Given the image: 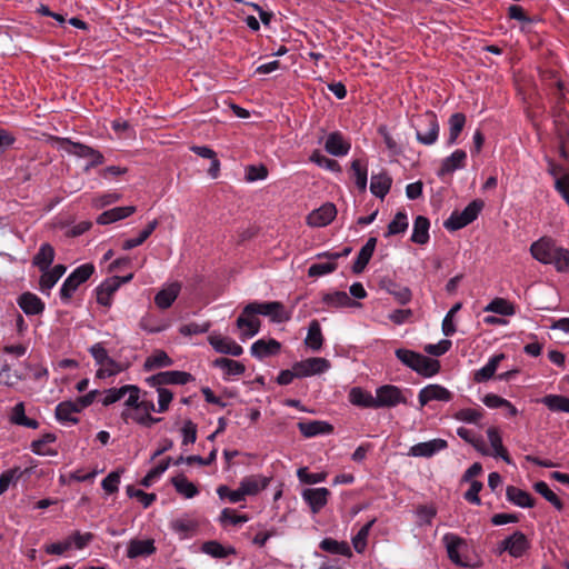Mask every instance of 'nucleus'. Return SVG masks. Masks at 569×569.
Masks as SVG:
<instances>
[{
  "label": "nucleus",
  "mask_w": 569,
  "mask_h": 569,
  "mask_svg": "<svg viewBox=\"0 0 569 569\" xmlns=\"http://www.w3.org/2000/svg\"><path fill=\"white\" fill-rule=\"evenodd\" d=\"M94 272V266L91 263H84L74 269L60 289V298L63 302H69L73 293L77 291L80 284L86 282Z\"/></svg>",
  "instance_id": "1"
},
{
  "label": "nucleus",
  "mask_w": 569,
  "mask_h": 569,
  "mask_svg": "<svg viewBox=\"0 0 569 569\" xmlns=\"http://www.w3.org/2000/svg\"><path fill=\"white\" fill-rule=\"evenodd\" d=\"M438 136L439 122L437 116L431 111L419 116L416 129L417 140L425 146H431L437 141Z\"/></svg>",
  "instance_id": "2"
},
{
  "label": "nucleus",
  "mask_w": 569,
  "mask_h": 569,
  "mask_svg": "<svg viewBox=\"0 0 569 569\" xmlns=\"http://www.w3.org/2000/svg\"><path fill=\"white\" fill-rule=\"evenodd\" d=\"M253 312L254 316L262 315L270 317L273 322H284L290 319V313L284 310V307L279 301L269 302H251L247 305V313Z\"/></svg>",
  "instance_id": "3"
},
{
  "label": "nucleus",
  "mask_w": 569,
  "mask_h": 569,
  "mask_svg": "<svg viewBox=\"0 0 569 569\" xmlns=\"http://www.w3.org/2000/svg\"><path fill=\"white\" fill-rule=\"evenodd\" d=\"M156 407L151 400L142 399L139 407L134 410H122L121 419L128 423L130 420L144 427H151L153 423L159 422L160 418H153L151 411H154Z\"/></svg>",
  "instance_id": "4"
},
{
  "label": "nucleus",
  "mask_w": 569,
  "mask_h": 569,
  "mask_svg": "<svg viewBox=\"0 0 569 569\" xmlns=\"http://www.w3.org/2000/svg\"><path fill=\"white\" fill-rule=\"evenodd\" d=\"M376 409L393 408L401 403H407L402 390L393 385H383L376 390Z\"/></svg>",
  "instance_id": "5"
},
{
  "label": "nucleus",
  "mask_w": 569,
  "mask_h": 569,
  "mask_svg": "<svg viewBox=\"0 0 569 569\" xmlns=\"http://www.w3.org/2000/svg\"><path fill=\"white\" fill-rule=\"evenodd\" d=\"M57 140L59 141L61 148L70 154L77 156L79 158H94V163L104 162L103 154L87 144L73 142L68 138H57Z\"/></svg>",
  "instance_id": "6"
},
{
  "label": "nucleus",
  "mask_w": 569,
  "mask_h": 569,
  "mask_svg": "<svg viewBox=\"0 0 569 569\" xmlns=\"http://www.w3.org/2000/svg\"><path fill=\"white\" fill-rule=\"evenodd\" d=\"M193 378L190 373L184 371H162L146 379L150 387H160L166 385H186Z\"/></svg>",
  "instance_id": "7"
},
{
  "label": "nucleus",
  "mask_w": 569,
  "mask_h": 569,
  "mask_svg": "<svg viewBox=\"0 0 569 569\" xmlns=\"http://www.w3.org/2000/svg\"><path fill=\"white\" fill-rule=\"evenodd\" d=\"M558 247L550 238L542 237L530 246L531 256L543 264H551Z\"/></svg>",
  "instance_id": "8"
},
{
  "label": "nucleus",
  "mask_w": 569,
  "mask_h": 569,
  "mask_svg": "<svg viewBox=\"0 0 569 569\" xmlns=\"http://www.w3.org/2000/svg\"><path fill=\"white\" fill-rule=\"evenodd\" d=\"M529 548V541L525 533L516 531L511 536L503 539L499 545L500 552L507 551L515 558L521 557Z\"/></svg>",
  "instance_id": "9"
},
{
  "label": "nucleus",
  "mask_w": 569,
  "mask_h": 569,
  "mask_svg": "<svg viewBox=\"0 0 569 569\" xmlns=\"http://www.w3.org/2000/svg\"><path fill=\"white\" fill-rule=\"evenodd\" d=\"M329 368L330 362L325 358H308L293 365L297 378L319 375L327 371Z\"/></svg>",
  "instance_id": "10"
},
{
  "label": "nucleus",
  "mask_w": 569,
  "mask_h": 569,
  "mask_svg": "<svg viewBox=\"0 0 569 569\" xmlns=\"http://www.w3.org/2000/svg\"><path fill=\"white\" fill-rule=\"evenodd\" d=\"M336 206L331 202H327L308 214L307 223L313 228L326 227L336 218Z\"/></svg>",
  "instance_id": "11"
},
{
  "label": "nucleus",
  "mask_w": 569,
  "mask_h": 569,
  "mask_svg": "<svg viewBox=\"0 0 569 569\" xmlns=\"http://www.w3.org/2000/svg\"><path fill=\"white\" fill-rule=\"evenodd\" d=\"M452 399V393L440 385H428L419 391L418 400L420 407H425L430 401H445L448 402Z\"/></svg>",
  "instance_id": "12"
},
{
  "label": "nucleus",
  "mask_w": 569,
  "mask_h": 569,
  "mask_svg": "<svg viewBox=\"0 0 569 569\" xmlns=\"http://www.w3.org/2000/svg\"><path fill=\"white\" fill-rule=\"evenodd\" d=\"M330 495L327 488H308L302 491L301 497L316 515L327 505Z\"/></svg>",
  "instance_id": "13"
},
{
  "label": "nucleus",
  "mask_w": 569,
  "mask_h": 569,
  "mask_svg": "<svg viewBox=\"0 0 569 569\" xmlns=\"http://www.w3.org/2000/svg\"><path fill=\"white\" fill-rule=\"evenodd\" d=\"M236 325L241 331V340L256 336L260 330V320L253 312L247 313V306L243 308L241 315L238 317Z\"/></svg>",
  "instance_id": "14"
},
{
  "label": "nucleus",
  "mask_w": 569,
  "mask_h": 569,
  "mask_svg": "<svg viewBox=\"0 0 569 569\" xmlns=\"http://www.w3.org/2000/svg\"><path fill=\"white\" fill-rule=\"evenodd\" d=\"M448 443L446 440L437 438L426 442H419L410 447L408 456L430 458L437 452L446 449Z\"/></svg>",
  "instance_id": "15"
},
{
  "label": "nucleus",
  "mask_w": 569,
  "mask_h": 569,
  "mask_svg": "<svg viewBox=\"0 0 569 569\" xmlns=\"http://www.w3.org/2000/svg\"><path fill=\"white\" fill-rule=\"evenodd\" d=\"M209 343L212 348L220 353L239 357L242 355L243 349L234 340L229 337H222L220 335H211L209 337Z\"/></svg>",
  "instance_id": "16"
},
{
  "label": "nucleus",
  "mask_w": 569,
  "mask_h": 569,
  "mask_svg": "<svg viewBox=\"0 0 569 569\" xmlns=\"http://www.w3.org/2000/svg\"><path fill=\"white\" fill-rule=\"evenodd\" d=\"M121 286L120 277H112L107 280H104L98 288H97V301L98 303L110 307L112 301L113 293L119 289Z\"/></svg>",
  "instance_id": "17"
},
{
  "label": "nucleus",
  "mask_w": 569,
  "mask_h": 569,
  "mask_svg": "<svg viewBox=\"0 0 569 569\" xmlns=\"http://www.w3.org/2000/svg\"><path fill=\"white\" fill-rule=\"evenodd\" d=\"M269 479L260 476L252 475L244 477L239 485L241 493L246 498V496H254L261 490H263L268 486Z\"/></svg>",
  "instance_id": "18"
},
{
  "label": "nucleus",
  "mask_w": 569,
  "mask_h": 569,
  "mask_svg": "<svg viewBox=\"0 0 569 569\" xmlns=\"http://www.w3.org/2000/svg\"><path fill=\"white\" fill-rule=\"evenodd\" d=\"M154 541L152 539L139 540L132 539L128 543L127 556L130 559L138 557H148L156 552Z\"/></svg>",
  "instance_id": "19"
},
{
  "label": "nucleus",
  "mask_w": 569,
  "mask_h": 569,
  "mask_svg": "<svg viewBox=\"0 0 569 569\" xmlns=\"http://www.w3.org/2000/svg\"><path fill=\"white\" fill-rule=\"evenodd\" d=\"M298 429L306 438L328 435L333 431V427L330 423L320 420L298 422Z\"/></svg>",
  "instance_id": "20"
},
{
  "label": "nucleus",
  "mask_w": 569,
  "mask_h": 569,
  "mask_svg": "<svg viewBox=\"0 0 569 569\" xmlns=\"http://www.w3.org/2000/svg\"><path fill=\"white\" fill-rule=\"evenodd\" d=\"M281 345L274 339L257 340L251 346V355L258 359H263L269 356L277 355L280 351Z\"/></svg>",
  "instance_id": "21"
},
{
  "label": "nucleus",
  "mask_w": 569,
  "mask_h": 569,
  "mask_svg": "<svg viewBox=\"0 0 569 569\" xmlns=\"http://www.w3.org/2000/svg\"><path fill=\"white\" fill-rule=\"evenodd\" d=\"M412 370L420 376L432 377L440 371V362L436 359L418 353V358L415 360Z\"/></svg>",
  "instance_id": "22"
},
{
  "label": "nucleus",
  "mask_w": 569,
  "mask_h": 569,
  "mask_svg": "<svg viewBox=\"0 0 569 569\" xmlns=\"http://www.w3.org/2000/svg\"><path fill=\"white\" fill-rule=\"evenodd\" d=\"M136 212L134 206L116 207L100 213L97 218L99 224H109L111 222L124 219Z\"/></svg>",
  "instance_id": "23"
},
{
  "label": "nucleus",
  "mask_w": 569,
  "mask_h": 569,
  "mask_svg": "<svg viewBox=\"0 0 569 569\" xmlns=\"http://www.w3.org/2000/svg\"><path fill=\"white\" fill-rule=\"evenodd\" d=\"M19 307L23 310L26 315H39L44 309V303L41 299L31 292L22 293L18 299Z\"/></svg>",
  "instance_id": "24"
},
{
  "label": "nucleus",
  "mask_w": 569,
  "mask_h": 569,
  "mask_svg": "<svg viewBox=\"0 0 569 569\" xmlns=\"http://www.w3.org/2000/svg\"><path fill=\"white\" fill-rule=\"evenodd\" d=\"M181 290L179 282H172L168 287L161 289L154 297V302L160 309L169 308L177 299Z\"/></svg>",
  "instance_id": "25"
},
{
  "label": "nucleus",
  "mask_w": 569,
  "mask_h": 569,
  "mask_svg": "<svg viewBox=\"0 0 569 569\" xmlns=\"http://www.w3.org/2000/svg\"><path fill=\"white\" fill-rule=\"evenodd\" d=\"M467 153L463 150H456L451 156L447 157L438 171V176L442 177L452 173L455 170L463 168Z\"/></svg>",
  "instance_id": "26"
},
{
  "label": "nucleus",
  "mask_w": 569,
  "mask_h": 569,
  "mask_svg": "<svg viewBox=\"0 0 569 569\" xmlns=\"http://www.w3.org/2000/svg\"><path fill=\"white\" fill-rule=\"evenodd\" d=\"M506 497L510 502L521 508H532L535 506V499L530 493L515 486L507 487Z\"/></svg>",
  "instance_id": "27"
},
{
  "label": "nucleus",
  "mask_w": 569,
  "mask_h": 569,
  "mask_svg": "<svg viewBox=\"0 0 569 569\" xmlns=\"http://www.w3.org/2000/svg\"><path fill=\"white\" fill-rule=\"evenodd\" d=\"M443 541L446 543L447 553H448L449 559L456 565L467 566L461 560L460 555H459V549L465 545V541L460 537H458L453 533L445 535Z\"/></svg>",
  "instance_id": "28"
},
{
  "label": "nucleus",
  "mask_w": 569,
  "mask_h": 569,
  "mask_svg": "<svg viewBox=\"0 0 569 569\" xmlns=\"http://www.w3.org/2000/svg\"><path fill=\"white\" fill-rule=\"evenodd\" d=\"M325 148L330 154L341 157L348 153L350 144L343 140L340 133L333 132L328 136Z\"/></svg>",
  "instance_id": "29"
},
{
  "label": "nucleus",
  "mask_w": 569,
  "mask_h": 569,
  "mask_svg": "<svg viewBox=\"0 0 569 569\" xmlns=\"http://www.w3.org/2000/svg\"><path fill=\"white\" fill-rule=\"evenodd\" d=\"M391 183L392 179L385 172L372 174L370 190L376 197L383 199L389 192Z\"/></svg>",
  "instance_id": "30"
},
{
  "label": "nucleus",
  "mask_w": 569,
  "mask_h": 569,
  "mask_svg": "<svg viewBox=\"0 0 569 569\" xmlns=\"http://www.w3.org/2000/svg\"><path fill=\"white\" fill-rule=\"evenodd\" d=\"M430 222L423 216H418L413 222L411 241L418 244H425L429 241Z\"/></svg>",
  "instance_id": "31"
},
{
  "label": "nucleus",
  "mask_w": 569,
  "mask_h": 569,
  "mask_svg": "<svg viewBox=\"0 0 569 569\" xmlns=\"http://www.w3.org/2000/svg\"><path fill=\"white\" fill-rule=\"evenodd\" d=\"M54 260V249L50 243H42L39 251L34 254L32 263L38 267L39 270H46L50 268Z\"/></svg>",
  "instance_id": "32"
},
{
  "label": "nucleus",
  "mask_w": 569,
  "mask_h": 569,
  "mask_svg": "<svg viewBox=\"0 0 569 569\" xmlns=\"http://www.w3.org/2000/svg\"><path fill=\"white\" fill-rule=\"evenodd\" d=\"M79 412L73 401H62L56 408V417L61 422L78 423L76 415Z\"/></svg>",
  "instance_id": "33"
},
{
  "label": "nucleus",
  "mask_w": 569,
  "mask_h": 569,
  "mask_svg": "<svg viewBox=\"0 0 569 569\" xmlns=\"http://www.w3.org/2000/svg\"><path fill=\"white\" fill-rule=\"evenodd\" d=\"M305 343L308 348L313 351H318L321 349L323 345V336L321 332V327L318 320H312L309 323L308 333L305 339Z\"/></svg>",
  "instance_id": "34"
},
{
  "label": "nucleus",
  "mask_w": 569,
  "mask_h": 569,
  "mask_svg": "<svg viewBox=\"0 0 569 569\" xmlns=\"http://www.w3.org/2000/svg\"><path fill=\"white\" fill-rule=\"evenodd\" d=\"M489 442L493 449V456L502 458L507 463H511V459L507 449L502 445L501 437L497 428L491 427L487 430Z\"/></svg>",
  "instance_id": "35"
},
{
  "label": "nucleus",
  "mask_w": 569,
  "mask_h": 569,
  "mask_svg": "<svg viewBox=\"0 0 569 569\" xmlns=\"http://www.w3.org/2000/svg\"><path fill=\"white\" fill-rule=\"evenodd\" d=\"M449 134H448V146H452L456 143L459 134L465 128L466 124V116L461 112H456L450 116L449 121Z\"/></svg>",
  "instance_id": "36"
},
{
  "label": "nucleus",
  "mask_w": 569,
  "mask_h": 569,
  "mask_svg": "<svg viewBox=\"0 0 569 569\" xmlns=\"http://www.w3.org/2000/svg\"><path fill=\"white\" fill-rule=\"evenodd\" d=\"M349 401L358 407L376 409L375 397L361 388H352L349 392Z\"/></svg>",
  "instance_id": "37"
},
{
  "label": "nucleus",
  "mask_w": 569,
  "mask_h": 569,
  "mask_svg": "<svg viewBox=\"0 0 569 569\" xmlns=\"http://www.w3.org/2000/svg\"><path fill=\"white\" fill-rule=\"evenodd\" d=\"M503 359H505L503 353L493 356L485 367H482L481 369H479L475 372V376H473L475 381L482 382V381H487L490 378H492L500 361Z\"/></svg>",
  "instance_id": "38"
},
{
  "label": "nucleus",
  "mask_w": 569,
  "mask_h": 569,
  "mask_svg": "<svg viewBox=\"0 0 569 569\" xmlns=\"http://www.w3.org/2000/svg\"><path fill=\"white\" fill-rule=\"evenodd\" d=\"M172 363V359L163 350H156L146 359L143 369L146 371H151L158 368L169 367Z\"/></svg>",
  "instance_id": "39"
},
{
  "label": "nucleus",
  "mask_w": 569,
  "mask_h": 569,
  "mask_svg": "<svg viewBox=\"0 0 569 569\" xmlns=\"http://www.w3.org/2000/svg\"><path fill=\"white\" fill-rule=\"evenodd\" d=\"M171 482L177 492L183 496L184 498H193L199 492L198 488L192 482H190L183 475L173 477L171 479Z\"/></svg>",
  "instance_id": "40"
},
{
  "label": "nucleus",
  "mask_w": 569,
  "mask_h": 569,
  "mask_svg": "<svg viewBox=\"0 0 569 569\" xmlns=\"http://www.w3.org/2000/svg\"><path fill=\"white\" fill-rule=\"evenodd\" d=\"M320 549L323 551L351 557L352 552L349 545L345 541H337L332 538H326L320 542Z\"/></svg>",
  "instance_id": "41"
},
{
  "label": "nucleus",
  "mask_w": 569,
  "mask_h": 569,
  "mask_svg": "<svg viewBox=\"0 0 569 569\" xmlns=\"http://www.w3.org/2000/svg\"><path fill=\"white\" fill-rule=\"evenodd\" d=\"M213 366L222 369L228 376H240L246 371L241 362L229 358H218L213 361Z\"/></svg>",
  "instance_id": "42"
},
{
  "label": "nucleus",
  "mask_w": 569,
  "mask_h": 569,
  "mask_svg": "<svg viewBox=\"0 0 569 569\" xmlns=\"http://www.w3.org/2000/svg\"><path fill=\"white\" fill-rule=\"evenodd\" d=\"M158 224H159V222L157 219L150 221L147 224V227L138 234L137 238L127 239L126 241H123L122 249L130 250L134 247L142 244L151 236V233L156 230Z\"/></svg>",
  "instance_id": "43"
},
{
  "label": "nucleus",
  "mask_w": 569,
  "mask_h": 569,
  "mask_svg": "<svg viewBox=\"0 0 569 569\" xmlns=\"http://www.w3.org/2000/svg\"><path fill=\"white\" fill-rule=\"evenodd\" d=\"M483 310L501 316H512L516 312L513 305L503 298H495Z\"/></svg>",
  "instance_id": "44"
},
{
  "label": "nucleus",
  "mask_w": 569,
  "mask_h": 569,
  "mask_svg": "<svg viewBox=\"0 0 569 569\" xmlns=\"http://www.w3.org/2000/svg\"><path fill=\"white\" fill-rule=\"evenodd\" d=\"M170 528L179 535L181 539L188 538L189 535L196 530L197 525L194 521L188 518L173 519L170 522Z\"/></svg>",
  "instance_id": "45"
},
{
  "label": "nucleus",
  "mask_w": 569,
  "mask_h": 569,
  "mask_svg": "<svg viewBox=\"0 0 569 569\" xmlns=\"http://www.w3.org/2000/svg\"><path fill=\"white\" fill-rule=\"evenodd\" d=\"M535 490L541 495L548 502H550L557 510L563 509V503L557 495L549 488L545 481H538L533 485Z\"/></svg>",
  "instance_id": "46"
},
{
  "label": "nucleus",
  "mask_w": 569,
  "mask_h": 569,
  "mask_svg": "<svg viewBox=\"0 0 569 569\" xmlns=\"http://www.w3.org/2000/svg\"><path fill=\"white\" fill-rule=\"evenodd\" d=\"M322 302L331 308H342L350 305L351 300L345 291L323 293Z\"/></svg>",
  "instance_id": "47"
},
{
  "label": "nucleus",
  "mask_w": 569,
  "mask_h": 569,
  "mask_svg": "<svg viewBox=\"0 0 569 569\" xmlns=\"http://www.w3.org/2000/svg\"><path fill=\"white\" fill-rule=\"evenodd\" d=\"M201 549L203 552L214 558H226L236 552L233 548L226 549L221 543L214 540L204 542Z\"/></svg>",
  "instance_id": "48"
},
{
  "label": "nucleus",
  "mask_w": 569,
  "mask_h": 569,
  "mask_svg": "<svg viewBox=\"0 0 569 569\" xmlns=\"http://www.w3.org/2000/svg\"><path fill=\"white\" fill-rule=\"evenodd\" d=\"M376 522V519H371L368 521L365 526L361 527V529L358 531V533L352 538V545L357 552L361 553L366 547H367V539L369 536V532Z\"/></svg>",
  "instance_id": "49"
},
{
  "label": "nucleus",
  "mask_w": 569,
  "mask_h": 569,
  "mask_svg": "<svg viewBox=\"0 0 569 569\" xmlns=\"http://www.w3.org/2000/svg\"><path fill=\"white\" fill-rule=\"evenodd\" d=\"M351 170L357 187L360 191H365L367 188V166L361 160L356 159L351 162Z\"/></svg>",
  "instance_id": "50"
},
{
  "label": "nucleus",
  "mask_w": 569,
  "mask_h": 569,
  "mask_svg": "<svg viewBox=\"0 0 569 569\" xmlns=\"http://www.w3.org/2000/svg\"><path fill=\"white\" fill-rule=\"evenodd\" d=\"M408 228V219L405 212H397L392 221L388 224L386 237L403 233Z\"/></svg>",
  "instance_id": "51"
},
{
  "label": "nucleus",
  "mask_w": 569,
  "mask_h": 569,
  "mask_svg": "<svg viewBox=\"0 0 569 569\" xmlns=\"http://www.w3.org/2000/svg\"><path fill=\"white\" fill-rule=\"evenodd\" d=\"M485 203L482 200H473L471 201L460 213L462 216V223L461 224H469L472 221H475L482 210Z\"/></svg>",
  "instance_id": "52"
},
{
  "label": "nucleus",
  "mask_w": 569,
  "mask_h": 569,
  "mask_svg": "<svg viewBox=\"0 0 569 569\" xmlns=\"http://www.w3.org/2000/svg\"><path fill=\"white\" fill-rule=\"evenodd\" d=\"M140 388L134 385H126V395L129 393V397L124 401V409L123 410H131L134 411L142 399H140Z\"/></svg>",
  "instance_id": "53"
},
{
  "label": "nucleus",
  "mask_w": 569,
  "mask_h": 569,
  "mask_svg": "<svg viewBox=\"0 0 569 569\" xmlns=\"http://www.w3.org/2000/svg\"><path fill=\"white\" fill-rule=\"evenodd\" d=\"M551 264L555 266L558 272H569V250L558 247Z\"/></svg>",
  "instance_id": "54"
},
{
  "label": "nucleus",
  "mask_w": 569,
  "mask_h": 569,
  "mask_svg": "<svg viewBox=\"0 0 569 569\" xmlns=\"http://www.w3.org/2000/svg\"><path fill=\"white\" fill-rule=\"evenodd\" d=\"M42 274L39 280V289L42 293L49 295L50 290L56 286V283L59 281V278L52 273L50 268L46 270H41Z\"/></svg>",
  "instance_id": "55"
},
{
  "label": "nucleus",
  "mask_w": 569,
  "mask_h": 569,
  "mask_svg": "<svg viewBox=\"0 0 569 569\" xmlns=\"http://www.w3.org/2000/svg\"><path fill=\"white\" fill-rule=\"evenodd\" d=\"M297 476L301 482L308 483V485H315V483L322 482L327 478L326 472L311 473V472H308L307 468H299L297 471Z\"/></svg>",
  "instance_id": "56"
},
{
  "label": "nucleus",
  "mask_w": 569,
  "mask_h": 569,
  "mask_svg": "<svg viewBox=\"0 0 569 569\" xmlns=\"http://www.w3.org/2000/svg\"><path fill=\"white\" fill-rule=\"evenodd\" d=\"M461 309V303L457 302L446 315L442 321V332L445 336L450 337L456 332V326L453 325V316Z\"/></svg>",
  "instance_id": "57"
},
{
  "label": "nucleus",
  "mask_w": 569,
  "mask_h": 569,
  "mask_svg": "<svg viewBox=\"0 0 569 569\" xmlns=\"http://www.w3.org/2000/svg\"><path fill=\"white\" fill-rule=\"evenodd\" d=\"M127 493L130 498H137L143 505L144 508L149 507L156 499L154 493H147L141 489H137L133 486L127 487Z\"/></svg>",
  "instance_id": "58"
},
{
  "label": "nucleus",
  "mask_w": 569,
  "mask_h": 569,
  "mask_svg": "<svg viewBox=\"0 0 569 569\" xmlns=\"http://www.w3.org/2000/svg\"><path fill=\"white\" fill-rule=\"evenodd\" d=\"M126 369L124 366L111 359L107 365H103L97 371V378L103 379L107 377L116 376Z\"/></svg>",
  "instance_id": "59"
},
{
  "label": "nucleus",
  "mask_w": 569,
  "mask_h": 569,
  "mask_svg": "<svg viewBox=\"0 0 569 569\" xmlns=\"http://www.w3.org/2000/svg\"><path fill=\"white\" fill-rule=\"evenodd\" d=\"M310 160L315 163H317L319 167L326 168L331 171H340V164L330 158H327L326 156L321 154L319 151H315Z\"/></svg>",
  "instance_id": "60"
},
{
  "label": "nucleus",
  "mask_w": 569,
  "mask_h": 569,
  "mask_svg": "<svg viewBox=\"0 0 569 569\" xmlns=\"http://www.w3.org/2000/svg\"><path fill=\"white\" fill-rule=\"evenodd\" d=\"M453 417L463 422L477 423L482 418V412L477 409L466 408L457 411Z\"/></svg>",
  "instance_id": "61"
},
{
  "label": "nucleus",
  "mask_w": 569,
  "mask_h": 569,
  "mask_svg": "<svg viewBox=\"0 0 569 569\" xmlns=\"http://www.w3.org/2000/svg\"><path fill=\"white\" fill-rule=\"evenodd\" d=\"M267 176H268V169L263 164H260V166L251 164L246 168V177L244 178L249 182H253L257 180H263L267 178Z\"/></svg>",
  "instance_id": "62"
},
{
  "label": "nucleus",
  "mask_w": 569,
  "mask_h": 569,
  "mask_svg": "<svg viewBox=\"0 0 569 569\" xmlns=\"http://www.w3.org/2000/svg\"><path fill=\"white\" fill-rule=\"evenodd\" d=\"M389 293L395 297V299L400 305H407L412 297L411 290L408 287H400L397 284H391V287L388 289Z\"/></svg>",
  "instance_id": "63"
},
{
  "label": "nucleus",
  "mask_w": 569,
  "mask_h": 569,
  "mask_svg": "<svg viewBox=\"0 0 569 569\" xmlns=\"http://www.w3.org/2000/svg\"><path fill=\"white\" fill-rule=\"evenodd\" d=\"M437 515V509L433 506H420L417 509L418 522L422 525H431L432 519Z\"/></svg>",
  "instance_id": "64"
}]
</instances>
